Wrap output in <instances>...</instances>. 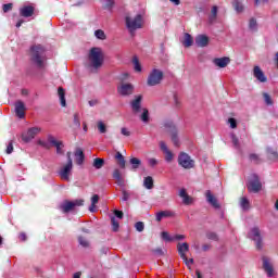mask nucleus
<instances>
[{"label":"nucleus","mask_w":278,"mask_h":278,"mask_svg":"<svg viewBox=\"0 0 278 278\" xmlns=\"http://www.w3.org/2000/svg\"><path fill=\"white\" fill-rule=\"evenodd\" d=\"M81 205H84V200H81V199H79V200H74V201L65 200V201L60 205V210H61L64 214H68V212H73V210H75L76 207H81Z\"/></svg>","instance_id":"obj_7"},{"label":"nucleus","mask_w":278,"mask_h":278,"mask_svg":"<svg viewBox=\"0 0 278 278\" xmlns=\"http://www.w3.org/2000/svg\"><path fill=\"white\" fill-rule=\"evenodd\" d=\"M113 179L117 181V186H125V181L123 180V176L121 175V169L113 170Z\"/></svg>","instance_id":"obj_29"},{"label":"nucleus","mask_w":278,"mask_h":278,"mask_svg":"<svg viewBox=\"0 0 278 278\" xmlns=\"http://www.w3.org/2000/svg\"><path fill=\"white\" fill-rule=\"evenodd\" d=\"M74 125L75 127H78V128L81 127V122L79 121V114L74 115Z\"/></svg>","instance_id":"obj_52"},{"label":"nucleus","mask_w":278,"mask_h":278,"mask_svg":"<svg viewBox=\"0 0 278 278\" xmlns=\"http://www.w3.org/2000/svg\"><path fill=\"white\" fill-rule=\"evenodd\" d=\"M248 29L252 31V34H256L260 29V24L257 23V18L251 17L248 22Z\"/></svg>","instance_id":"obj_25"},{"label":"nucleus","mask_w":278,"mask_h":278,"mask_svg":"<svg viewBox=\"0 0 278 278\" xmlns=\"http://www.w3.org/2000/svg\"><path fill=\"white\" fill-rule=\"evenodd\" d=\"M178 195L182 199L184 205H192V203H194V198L188 195L186 189H180Z\"/></svg>","instance_id":"obj_21"},{"label":"nucleus","mask_w":278,"mask_h":278,"mask_svg":"<svg viewBox=\"0 0 278 278\" xmlns=\"http://www.w3.org/2000/svg\"><path fill=\"white\" fill-rule=\"evenodd\" d=\"M115 160H117L121 168H125V164H126L125 156H123V154L121 152H116Z\"/></svg>","instance_id":"obj_37"},{"label":"nucleus","mask_w":278,"mask_h":278,"mask_svg":"<svg viewBox=\"0 0 278 278\" xmlns=\"http://www.w3.org/2000/svg\"><path fill=\"white\" fill-rule=\"evenodd\" d=\"M123 201H129V192L123 190V197H122Z\"/></svg>","instance_id":"obj_58"},{"label":"nucleus","mask_w":278,"mask_h":278,"mask_svg":"<svg viewBox=\"0 0 278 278\" xmlns=\"http://www.w3.org/2000/svg\"><path fill=\"white\" fill-rule=\"evenodd\" d=\"M58 96H59V99H60L61 106L66 108V92L64 91V88L59 87Z\"/></svg>","instance_id":"obj_28"},{"label":"nucleus","mask_w":278,"mask_h":278,"mask_svg":"<svg viewBox=\"0 0 278 278\" xmlns=\"http://www.w3.org/2000/svg\"><path fill=\"white\" fill-rule=\"evenodd\" d=\"M27 111V106L25 105V102L17 100L15 102V115L17 116V118H25V112Z\"/></svg>","instance_id":"obj_14"},{"label":"nucleus","mask_w":278,"mask_h":278,"mask_svg":"<svg viewBox=\"0 0 278 278\" xmlns=\"http://www.w3.org/2000/svg\"><path fill=\"white\" fill-rule=\"evenodd\" d=\"M253 77H255L260 84H266L268 81V78L264 74V71H262V67L257 65L253 68Z\"/></svg>","instance_id":"obj_17"},{"label":"nucleus","mask_w":278,"mask_h":278,"mask_svg":"<svg viewBox=\"0 0 278 278\" xmlns=\"http://www.w3.org/2000/svg\"><path fill=\"white\" fill-rule=\"evenodd\" d=\"M195 45L197 47H207L210 45V38L206 35H198L195 37Z\"/></svg>","instance_id":"obj_23"},{"label":"nucleus","mask_w":278,"mask_h":278,"mask_svg":"<svg viewBox=\"0 0 278 278\" xmlns=\"http://www.w3.org/2000/svg\"><path fill=\"white\" fill-rule=\"evenodd\" d=\"M148 164L151 166H157V160L156 159H148Z\"/></svg>","instance_id":"obj_57"},{"label":"nucleus","mask_w":278,"mask_h":278,"mask_svg":"<svg viewBox=\"0 0 278 278\" xmlns=\"http://www.w3.org/2000/svg\"><path fill=\"white\" fill-rule=\"evenodd\" d=\"M78 242L80 247H84V249H88V247H90V242L84 237H79Z\"/></svg>","instance_id":"obj_44"},{"label":"nucleus","mask_w":278,"mask_h":278,"mask_svg":"<svg viewBox=\"0 0 278 278\" xmlns=\"http://www.w3.org/2000/svg\"><path fill=\"white\" fill-rule=\"evenodd\" d=\"M132 64L136 73H142V65H140V61H138V56L132 59Z\"/></svg>","instance_id":"obj_40"},{"label":"nucleus","mask_w":278,"mask_h":278,"mask_svg":"<svg viewBox=\"0 0 278 278\" xmlns=\"http://www.w3.org/2000/svg\"><path fill=\"white\" fill-rule=\"evenodd\" d=\"M129 162L131 164L132 170H137V168H140V164H142V161H140L138 157H131Z\"/></svg>","instance_id":"obj_35"},{"label":"nucleus","mask_w":278,"mask_h":278,"mask_svg":"<svg viewBox=\"0 0 278 278\" xmlns=\"http://www.w3.org/2000/svg\"><path fill=\"white\" fill-rule=\"evenodd\" d=\"M194 42V40L192 39V36L190 34H185V37H184V41H182V45L184 47H192V43Z\"/></svg>","instance_id":"obj_33"},{"label":"nucleus","mask_w":278,"mask_h":278,"mask_svg":"<svg viewBox=\"0 0 278 278\" xmlns=\"http://www.w3.org/2000/svg\"><path fill=\"white\" fill-rule=\"evenodd\" d=\"M134 114H140L142 112V96H136L130 102Z\"/></svg>","instance_id":"obj_15"},{"label":"nucleus","mask_w":278,"mask_h":278,"mask_svg":"<svg viewBox=\"0 0 278 278\" xmlns=\"http://www.w3.org/2000/svg\"><path fill=\"white\" fill-rule=\"evenodd\" d=\"M12 151H14V146L12 144V142H10L7 147V153L8 155H10L12 153Z\"/></svg>","instance_id":"obj_56"},{"label":"nucleus","mask_w":278,"mask_h":278,"mask_svg":"<svg viewBox=\"0 0 278 278\" xmlns=\"http://www.w3.org/2000/svg\"><path fill=\"white\" fill-rule=\"evenodd\" d=\"M228 125H230L231 129H236V127H238V122H236V118L230 117L228 118Z\"/></svg>","instance_id":"obj_51"},{"label":"nucleus","mask_w":278,"mask_h":278,"mask_svg":"<svg viewBox=\"0 0 278 278\" xmlns=\"http://www.w3.org/2000/svg\"><path fill=\"white\" fill-rule=\"evenodd\" d=\"M111 223H112V227H113V231H118V220H116V217H111Z\"/></svg>","instance_id":"obj_49"},{"label":"nucleus","mask_w":278,"mask_h":278,"mask_svg":"<svg viewBox=\"0 0 278 278\" xmlns=\"http://www.w3.org/2000/svg\"><path fill=\"white\" fill-rule=\"evenodd\" d=\"M103 62H105L103 49L93 47L89 50L85 66L89 73H99V70L103 66Z\"/></svg>","instance_id":"obj_1"},{"label":"nucleus","mask_w":278,"mask_h":278,"mask_svg":"<svg viewBox=\"0 0 278 278\" xmlns=\"http://www.w3.org/2000/svg\"><path fill=\"white\" fill-rule=\"evenodd\" d=\"M175 240H186V236H184V235H175L174 236V241Z\"/></svg>","instance_id":"obj_59"},{"label":"nucleus","mask_w":278,"mask_h":278,"mask_svg":"<svg viewBox=\"0 0 278 278\" xmlns=\"http://www.w3.org/2000/svg\"><path fill=\"white\" fill-rule=\"evenodd\" d=\"M182 261L185 262V264L189 268V270H192V264H194V258L188 260V256H185V258H182Z\"/></svg>","instance_id":"obj_46"},{"label":"nucleus","mask_w":278,"mask_h":278,"mask_svg":"<svg viewBox=\"0 0 278 278\" xmlns=\"http://www.w3.org/2000/svg\"><path fill=\"white\" fill-rule=\"evenodd\" d=\"M143 187L147 190H153V177L148 176L143 179Z\"/></svg>","instance_id":"obj_31"},{"label":"nucleus","mask_w":278,"mask_h":278,"mask_svg":"<svg viewBox=\"0 0 278 278\" xmlns=\"http://www.w3.org/2000/svg\"><path fill=\"white\" fill-rule=\"evenodd\" d=\"M163 127L167 134L170 136V140L174 147H180L181 141L179 140V131L177 130V126L172 121H166L163 123Z\"/></svg>","instance_id":"obj_4"},{"label":"nucleus","mask_w":278,"mask_h":278,"mask_svg":"<svg viewBox=\"0 0 278 278\" xmlns=\"http://www.w3.org/2000/svg\"><path fill=\"white\" fill-rule=\"evenodd\" d=\"M121 134H122V136H126L127 138H128L129 136H131V131H129V129H128V128H125V127H123V128L121 129Z\"/></svg>","instance_id":"obj_54"},{"label":"nucleus","mask_w":278,"mask_h":278,"mask_svg":"<svg viewBox=\"0 0 278 278\" xmlns=\"http://www.w3.org/2000/svg\"><path fill=\"white\" fill-rule=\"evenodd\" d=\"M40 131L39 127H33L29 128L26 132L22 135L23 142H31L36 136H38V132Z\"/></svg>","instance_id":"obj_12"},{"label":"nucleus","mask_w":278,"mask_h":278,"mask_svg":"<svg viewBox=\"0 0 278 278\" xmlns=\"http://www.w3.org/2000/svg\"><path fill=\"white\" fill-rule=\"evenodd\" d=\"M98 130L101 132V134H105L108 131V128L105 126V123H103L102 121H99L98 122Z\"/></svg>","instance_id":"obj_47"},{"label":"nucleus","mask_w":278,"mask_h":278,"mask_svg":"<svg viewBox=\"0 0 278 278\" xmlns=\"http://www.w3.org/2000/svg\"><path fill=\"white\" fill-rule=\"evenodd\" d=\"M230 62L231 59H229V56L216 58L213 60V64H215V66H217L218 68H227Z\"/></svg>","instance_id":"obj_19"},{"label":"nucleus","mask_w":278,"mask_h":278,"mask_svg":"<svg viewBox=\"0 0 278 278\" xmlns=\"http://www.w3.org/2000/svg\"><path fill=\"white\" fill-rule=\"evenodd\" d=\"M230 138H231L233 147H236V149H240V141L238 140V137L232 134L230 136Z\"/></svg>","instance_id":"obj_48"},{"label":"nucleus","mask_w":278,"mask_h":278,"mask_svg":"<svg viewBox=\"0 0 278 278\" xmlns=\"http://www.w3.org/2000/svg\"><path fill=\"white\" fill-rule=\"evenodd\" d=\"M48 142H50V144H52L53 147H55L56 149V153L59 155H62V153H64V143L62 141H58V139H55V137L53 136H48Z\"/></svg>","instance_id":"obj_18"},{"label":"nucleus","mask_w":278,"mask_h":278,"mask_svg":"<svg viewBox=\"0 0 278 278\" xmlns=\"http://www.w3.org/2000/svg\"><path fill=\"white\" fill-rule=\"evenodd\" d=\"M20 239H21L23 242H25V241L27 240V236L25 235V232H22V233L20 235Z\"/></svg>","instance_id":"obj_63"},{"label":"nucleus","mask_w":278,"mask_h":278,"mask_svg":"<svg viewBox=\"0 0 278 278\" xmlns=\"http://www.w3.org/2000/svg\"><path fill=\"white\" fill-rule=\"evenodd\" d=\"M239 204H240V207H241L242 210H244V211L251 210V202L249 201V199H248L247 197H242V198L240 199Z\"/></svg>","instance_id":"obj_30"},{"label":"nucleus","mask_w":278,"mask_h":278,"mask_svg":"<svg viewBox=\"0 0 278 278\" xmlns=\"http://www.w3.org/2000/svg\"><path fill=\"white\" fill-rule=\"evenodd\" d=\"M216 16H218V7L214 5L208 17L210 23H214V21H216Z\"/></svg>","instance_id":"obj_36"},{"label":"nucleus","mask_w":278,"mask_h":278,"mask_svg":"<svg viewBox=\"0 0 278 278\" xmlns=\"http://www.w3.org/2000/svg\"><path fill=\"white\" fill-rule=\"evenodd\" d=\"M248 238L255 242L256 249H262V247H264V240L262 238V231L260 230V228H251L250 232L248 233Z\"/></svg>","instance_id":"obj_8"},{"label":"nucleus","mask_w":278,"mask_h":278,"mask_svg":"<svg viewBox=\"0 0 278 278\" xmlns=\"http://www.w3.org/2000/svg\"><path fill=\"white\" fill-rule=\"evenodd\" d=\"M175 216L174 212L170 211H161L156 213L155 219L157 223H161L163 218H173Z\"/></svg>","instance_id":"obj_26"},{"label":"nucleus","mask_w":278,"mask_h":278,"mask_svg":"<svg viewBox=\"0 0 278 278\" xmlns=\"http://www.w3.org/2000/svg\"><path fill=\"white\" fill-rule=\"evenodd\" d=\"M178 164L186 169L194 168V160H192L186 152L179 154Z\"/></svg>","instance_id":"obj_10"},{"label":"nucleus","mask_w":278,"mask_h":278,"mask_svg":"<svg viewBox=\"0 0 278 278\" xmlns=\"http://www.w3.org/2000/svg\"><path fill=\"white\" fill-rule=\"evenodd\" d=\"M208 238H210L211 240H218V237H217L215 233L208 235Z\"/></svg>","instance_id":"obj_64"},{"label":"nucleus","mask_w":278,"mask_h":278,"mask_svg":"<svg viewBox=\"0 0 278 278\" xmlns=\"http://www.w3.org/2000/svg\"><path fill=\"white\" fill-rule=\"evenodd\" d=\"M267 154L269 160H273L274 162H278V153L273 148H267Z\"/></svg>","instance_id":"obj_34"},{"label":"nucleus","mask_w":278,"mask_h":278,"mask_svg":"<svg viewBox=\"0 0 278 278\" xmlns=\"http://www.w3.org/2000/svg\"><path fill=\"white\" fill-rule=\"evenodd\" d=\"M250 160H251L252 162H257V160H258L257 154H250Z\"/></svg>","instance_id":"obj_61"},{"label":"nucleus","mask_w":278,"mask_h":278,"mask_svg":"<svg viewBox=\"0 0 278 278\" xmlns=\"http://www.w3.org/2000/svg\"><path fill=\"white\" fill-rule=\"evenodd\" d=\"M140 113H141L140 115L141 121L143 123H149V110L142 109Z\"/></svg>","instance_id":"obj_43"},{"label":"nucleus","mask_w":278,"mask_h":278,"mask_svg":"<svg viewBox=\"0 0 278 278\" xmlns=\"http://www.w3.org/2000/svg\"><path fill=\"white\" fill-rule=\"evenodd\" d=\"M98 103H99V101H97V100H90L89 101L90 108H94V105H97Z\"/></svg>","instance_id":"obj_62"},{"label":"nucleus","mask_w":278,"mask_h":278,"mask_svg":"<svg viewBox=\"0 0 278 278\" xmlns=\"http://www.w3.org/2000/svg\"><path fill=\"white\" fill-rule=\"evenodd\" d=\"M159 146H160L161 151H163V153L165 154V162L170 164V162H173V160L175 157V154H173V152L168 150V146L166 144V142L160 141Z\"/></svg>","instance_id":"obj_16"},{"label":"nucleus","mask_w":278,"mask_h":278,"mask_svg":"<svg viewBox=\"0 0 278 278\" xmlns=\"http://www.w3.org/2000/svg\"><path fill=\"white\" fill-rule=\"evenodd\" d=\"M72 153L67 152V163L62 165L58 172V175L63 181H71V175H73V159Z\"/></svg>","instance_id":"obj_3"},{"label":"nucleus","mask_w":278,"mask_h":278,"mask_svg":"<svg viewBox=\"0 0 278 278\" xmlns=\"http://www.w3.org/2000/svg\"><path fill=\"white\" fill-rule=\"evenodd\" d=\"M114 214L117 218H123V211H114Z\"/></svg>","instance_id":"obj_60"},{"label":"nucleus","mask_w":278,"mask_h":278,"mask_svg":"<svg viewBox=\"0 0 278 278\" xmlns=\"http://www.w3.org/2000/svg\"><path fill=\"white\" fill-rule=\"evenodd\" d=\"M104 5L108 10H112L114 5V0H104Z\"/></svg>","instance_id":"obj_53"},{"label":"nucleus","mask_w":278,"mask_h":278,"mask_svg":"<svg viewBox=\"0 0 278 278\" xmlns=\"http://www.w3.org/2000/svg\"><path fill=\"white\" fill-rule=\"evenodd\" d=\"M177 249L181 260H186V254L190 251V245L187 242L178 243Z\"/></svg>","instance_id":"obj_24"},{"label":"nucleus","mask_w":278,"mask_h":278,"mask_svg":"<svg viewBox=\"0 0 278 278\" xmlns=\"http://www.w3.org/2000/svg\"><path fill=\"white\" fill-rule=\"evenodd\" d=\"M35 9L31 5H25L20 9V14L24 18H29V16H34Z\"/></svg>","instance_id":"obj_22"},{"label":"nucleus","mask_w":278,"mask_h":278,"mask_svg":"<svg viewBox=\"0 0 278 278\" xmlns=\"http://www.w3.org/2000/svg\"><path fill=\"white\" fill-rule=\"evenodd\" d=\"M103 164H105V161L103 159H94L93 160V168H97V170L103 168Z\"/></svg>","instance_id":"obj_39"},{"label":"nucleus","mask_w":278,"mask_h":278,"mask_svg":"<svg viewBox=\"0 0 278 278\" xmlns=\"http://www.w3.org/2000/svg\"><path fill=\"white\" fill-rule=\"evenodd\" d=\"M205 198L207 203H210V205H212V207H214L215 210H220V204L218 203V200L216 199V197H214V194H212V191L207 190L205 192Z\"/></svg>","instance_id":"obj_20"},{"label":"nucleus","mask_w":278,"mask_h":278,"mask_svg":"<svg viewBox=\"0 0 278 278\" xmlns=\"http://www.w3.org/2000/svg\"><path fill=\"white\" fill-rule=\"evenodd\" d=\"M135 229H136L137 231H139V232L144 231V223H142V222H137V223L135 224Z\"/></svg>","instance_id":"obj_50"},{"label":"nucleus","mask_w":278,"mask_h":278,"mask_svg":"<svg viewBox=\"0 0 278 278\" xmlns=\"http://www.w3.org/2000/svg\"><path fill=\"white\" fill-rule=\"evenodd\" d=\"M74 157L76 164H78V166H81L85 160L84 150H81L80 148L76 149V151L74 152Z\"/></svg>","instance_id":"obj_27"},{"label":"nucleus","mask_w":278,"mask_h":278,"mask_svg":"<svg viewBox=\"0 0 278 278\" xmlns=\"http://www.w3.org/2000/svg\"><path fill=\"white\" fill-rule=\"evenodd\" d=\"M263 99H264V102L266 103V105L274 104L273 97L268 92L263 93Z\"/></svg>","instance_id":"obj_42"},{"label":"nucleus","mask_w":278,"mask_h":278,"mask_svg":"<svg viewBox=\"0 0 278 278\" xmlns=\"http://www.w3.org/2000/svg\"><path fill=\"white\" fill-rule=\"evenodd\" d=\"M31 62L36 64L39 68L45 66V48L42 46H35L30 49Z\"/></svg>","instance_id":"obj_5"},{"label":"nucleus","mask_w":278,"mask_h":278,"mask_svg":"<svg viewBox=\"0 0 278 278\" xmlns=\"http://www.w3.org/2000/svg\"><path fill=\"white\" fill-rule=\"evenodd\" d=\"M2 10L3 12H10L12 10V3L3 4Z\"/></svg>","instance_id":"obj_55"},{"label":"nucleus","mask_w":278,"mask_h":278,"mask_svg":"<svg viewBox=\"0 0 278 278\" xmlns=\"http://www.w3.org/2000/svg\"><path fill=\"white\" fill-rule=\"evenodd\" d=\"M96 203H99V195L94 194L91 198V207H89V212H97Z\"/></svg>","instance_id":"obj_38"},{"label":"nucleus","mask_w":278,"mask_h":278,"mask_svg":"<svg viewBox=\"0 0 278 278\" xmlns=\"http://www.w3.org/2000/svg\"><path fill=\"white\" fill-rule=\"evenodd\" d=\"M164 81V72L160 68H152L147 78V85L150 87L160 86Z\"/></svg>","instance_id":"obj_6"},{"label":"nucleus","mask_w":278,"mask_h":278,"mask_svg":"<svg viewBox=\"0 0 278 278\" xmlns=\"http://www.w3.org/2000/svg\"><path fill=\"white\" fill-rule=\"evenodd\" d=\"M161 238L162 240H164V242H174V236H170V233H168L167 231H163L161 233Z\"/></svg>","instance_id":"obj_41"},{"label":"nucleus","mask_w":278,"mask_h":278,"mask_svg":"<svg viewBox=\"0 0 278 278\" xmlns=\"http://www.w3.org/2000/svg\"><path fill=\"white\" fill-rule=\"evenodd\" d=\"M94 36L96 38H98V40H105V31H103L102 29L96 30Z\"/></svg>","instance_id":"obj_45"},{"label":"nucleus","mask_w":278,"mask_h":278,"mask_svg":"<svg viewBox=\"0 0 278 278\" xmlns=\"http://www.w3.org/2000/svg\"><path fill=\"white\" fill-rule=\"evenodd\" d=\"M117 92L122 97H129V94H134V85L129 83H123L117 87Z\"/></svg>","instance_id":"obj_11"},{"label":"nucleus","mask_w":278,"mask_h":278,"mask_svg":"<svg viewBox=\"0 0 278 278\" xmlns=\"http://www.w3.org/2000/svg\"><path fill=\"white\" fill-rule=\"evenodd\" d=\"M263 269L265 270L267 277H275V267L269 257H263Z\"/></svg>","instance_id":"obj_13"},{"label":"nucleus","mask_w":278,"mask_h":278,"mask_svg":"<svg viewBox=\"0 0 278 278\" xmlns=\"http://www.w3.org/2000/svg\"><path fill=\"white\" fill-rule=\"evenodd\" d=\"M232 5H233L236 12H238L239 14L244 12V5L242 4V2L240 0H232Z\"/></svg>","instance_id":"obj_32"},{"label":"nucleus","mask_w":278,"mask_h":278,"mask_svg":"<svg viewBox=\"0 0 278 278\" xmlns=\"http://www.w3.org/2000/svg\"><path fill=\"white\" fill-rule=\"evenodd\" d=\"M248 190L249 192H254V193H257L260 192V190H262V182L260 181V177H257V175L252 174L250 176Z\"/></svg>","instance_id":"obj_9"},{"label":"nucleus","mask_w":278,"mask_h":278,"mask_svg":"<svg viewBox=\"0 0 278 278\" xmlns=\"http://www.w3.org/2000/svg\"><path fill=\"white\" fill-rule=\"evenodd\" d=\"M125 23L128 31L134 34L137 29H142V27H144V17L142 14L126 16Z\"/></svg>","instance_id":"obj_2"}]
</instances>
